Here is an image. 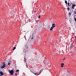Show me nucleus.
Here are the masks:
<instances>
[{"label":"nucleus","mask_w":76,"mask_h":76,"mask_svg":"<svg viewBox=\"0 0 76 76\" xmlns=\"http://www.w3.org/2000/svg\"><path fill=\"white\" fill-rule=\"evenodd\" d=\"M0 66L1 69H3L6 66V65L5 64V62H4L2 64L0 65Z\"/></svg>","instance_id":"obj_1"},{"label":"nucleus","mask_w":76,"mask_h":76,"mask_svg":"<svg viewBox=\"0 0 76 76\" xmlns=\"http://www.w3.org/2000/svg\"><path fill=\"white\" fill-rule=\"evenodd\" d=\"M10 73L11 75H13V73H14V71H13V70H12L11 71H10Z\"/></svg>","instance_id":"obj_2"},{"label":"nucleus","mask_w":76,"mask_h":76,"mask_svg":"<svg viewBox=\"0 0 76 76\" xmlns=\"http://www.w3.org/2000/svg\"><path fill=\"white\" fill-rule=\"evenodd\" d=\"M44 62H45V63L47 64L49 63V61L48 60H47L46 61L44 60Z\"/></svg>","instance_id":"obj_3"},{"label":"nucleus","mask_w":76,"mask_h":76,"mask_svg":"<svg viewBox=\"0 0 76 76\" xmlns=\"http://www.w3.org/2000/svg\"><path fill=\"white\" fill-rule=\"evenodd\" d=\"M0 75H4V74L3 73V72L1 71L0 72Z\"/></svg>","instance_id":"obj_4"},{"label":"nucleus","mask_w":76,"mask_h":76,"mask_svg":"<svg viewBox=\"0 0 76 76\" xmlns=\"http://www.w3.org/2000/svg\"><path fill=\"white\" fill-rule=\"evenodd\" d=\"M52 26H53V28H55V27L56 26V25L54 24V23H53L52 24Z\"/></svg>","instance_id":"obj_5"},{"label":"nucleus","mask_w":76,"mask_h":76,"mask_svg":"<svg viewBox=\"0 0 76 76\" xmlns=\"http://www.w3.org/2000/svg\"><path fill=\"white\" fill-rule=\"evenodd\" d=\"M35 75H36V76H38L39 75L38 74V73H33Z\"/></svg>","instance_id":"obj_6"},{"label":"nucleus","mask_w":76,"mask_h":76,"mask_svg":"<svg viewBox=\"0 0 76 76\" xmlns=\"http://www.w3.org/2000/svg\"><path fill=\"white\" fill-rule=\"evenodd\" d=\"M43 71V69H41L40 71V74H41V72H42V71Z\"/></svg>","instance_id":"obj_7"},{"label":"nucleus","mask_w":76,"mask_h":76,"mask_svg":"<svg viewBox=\"0 0 76 76\" xmlns=\"http://www.w3.org/2000/svg\"><path fill=\"white\" fill-rule=\"evenodd\" d=\"M16 48V47H14L12 49V50H15Z\"/></svg>","instance_id":"obj_8"},{"label":"nucleus","mask_w":76,"mask_h":76,"mask_svg":"<svg viewBox=\"0 0 76 76\" xmlns=\"http://www.w3.org/2000/svg\"><path fill=\"white\" fill-rule=\"evenodd\" d=\"M15 72H19V69H18L16 70Z\"/></svg>","instance_id":"obj_9"},{"label":"nucleus","mask_w":76,"mask_h":76,"mask_svg":"<svg viewBox=\"0 0 76 76\" xmlns=\"http://www.w3.org/2000/svg\"><path fill=\"white\" fill-rule=\"evenodd\" d=\"M65 2L66 4H67V1H65Z\"/></svg>","instance_id":"obj_10"},{"label":"nucleus","mask_w":76,"mask_h":76,"mask_svg":"<svg viewBox=\"0 0 76 76\" xmlns=\"http://www.w3.org/2000/svg\"><path fill=\"white\" fill-rule=\"evenodd\" d=\"M71 15H72V14H71V13L69 12V16H71Z\"/></svg>","instance_id":"obj_11"},{"label":"nucleus","mask_w":76,"mask_h":76,"mask_svg":"<svg viewBox=\"0 0 76 76\" xmlns=\"http://www.w3.org/2000/svg\"><path fill=\"white\" fill-rule=\"evenodd\" d=\"M68 6H70V3L69 2L68 3Z\"/></svg>","instance_id":"obj_12"},{"label":"nucleus","mask_w":76,"mask_h":76,"mask_svg":"<svg viewBox=\"0 0 76 76\" xmlns=\"http://www.w3.org/2000/svg\"><path fill=\"white\" fill-rule=\"evenodd\" d=\"M75 6H76V5H75V4H73L72 5L73 7H75Z\"/></svg>","instance_id":"obj_13"},{"label":"nucleus","mask_w":76,"mask_h":76,"mask_svg":"<svg viewBox=\"0 0 76 76\" xmlns=\"http://www.w3.org/2000/svg\"><path fill=\"white\" fill-rule=\"evenodd\" d=\"M67 9L68 10V11L70 10V8H68Z\"/></svg>","instance_id":"obj_14"},{"label":"nucleus","mask_w":76,"mask_h":76,"mask_svg":"<svg viewBox=\"0 0 76 76\" xmlns=\"http://www.w3.org/2000/svg\"><path fill=\"white\" fill-rule=\"evenodd\" d=\"M31 39H34V37H32L31 38Z\"/></svg>","instance_id":"obj_15"},{"label":"nucleus","mask_w":76,"mask_h":76,"mask_svg":"<svg viewBox=\"0 0 76 76\" xmlns=\"http://www.w3.org/2000/svg\"><path fill=\"white\" fill-rule=\"evenodd\" d=\"M54 27H53V26H52V27H51V29H53V28Z\"/></svg>","instance_id":"obj_16"},{"label":"nucleus","mask_w":76,"mask_h":76,"mask_svg":"<svg viewBox=\"0 0 76 76\" xmlns=\"http://www.w3.org/2000/svg\"><path fill=\"white\" fill-rule=\"evenodd\" d=\"M8 65H10V63L9 62H8Z\"/></svg>","instance_id":"obj_17"},{"label":"nucleus","mask_w":76,"mask_h":76,"mask_svg":"<svg viewBox=\"0 0 76 76\" xmlns=\"http://www.w3.org/2000/svg\"><path fill=\"white\" fill-rule=\"evenodd\" d=\"M72 9H74V7H73L72 6Z\"/></svg>","instance_id":"obj_18"},{"label":"nucleus","mask_w":76,"mask_h":76,"mask_svg":"<svg viewBox=\"0 0 76 76\" xmlns=\"http://www.w3.org/2000/svg\"><path fill=\"white\" fill-rule=\"evenodd\" d=\"M38 18L39 19L40 18V15L39 16Z\"/></svg>","instance_id":"obj_19"},{"label":"nucleus","mask_w":76,"mask_h":76,"mask_svg":"<svg viewBox=\"0 0 76 76\" xmlns=\"http://www.w3.org/2000/svg\"><path fill=\"white\" fill-rule=\"evenodd\" d=\"M62 65H64V63H62L61 64V66H62Z\"/></svg>","instance_id":"obj_20"},{"label":"nucleus","mask_w":76,"mask_h":76,"mask_svg":"<svg viewBox=\"0 0 76 76\" xmlns=\"http://www.w3.org/2000/svg\"><path fill=\"white\" fill-rule=\"evenodd\" d=\"M15 76H17V74H16V73H15Z\"/></svg>","instance_id":"obj_21"},{"label":"nucleus","mask_w":76,"mask_h":76,"mask_svg":"<svg viewBox=\"0 0 76 76\" xmlns=\"http://www.w3.org/2000/svg\"><path fill=\"white\" fill-rule=\"evenodd\" d=\"M52 29H52V28H50V31H52Z\"/></svg>","instance_id":"obj_22"},{"label":"nucleus","mask_w":76,"mask_h":76,"mask_svg":"<svg viewBox=\"0 0 76 76\" xmlns=\"http://www.w3.org/2000/svg\"><path fill=\"white\" fill-rule=\"evenodd\" d=\"M34 13H36V12H37V11H34Z\"/></svg>","instance_id":"obj_23"},{"label":"nucleus","mask_w":76,"mask_h":76,"mask_svg":"<svg viewBox=\"0 0 76 76\" xmlns=\"http://www.w3.org/2000/svg\"><path fill=\"white\" fill-rule=\"evenodd\" d=\"M75 22H76V18H75Z\"/></svg>","instance_id":"obj_24"},{"label":"nucleus","mask_w":76,"mask_h":76,"mask_svg":"<svg viewBox=\"0 0 76 76\" xmlns=\"http://www.w3.org/2000/svg\"><path fill=\"white\" fill-rule=\"evenodd\" d=\"M63 66H63V65H61V67H63Z\"/></svg>","instance_id":"obj_25"},{"label":"nucleus","mask_w":76,"mask_h":76,"mask_svg":"<svg viewBox=\"0 0 76 76\" xmlns=\"http://www.w3.org/2000/svg\"><path fill=\"white\" fill-rule=\"evenodd\" d=\"M74 14H75V15H76V12L74 13Z\"/></svg>","instance_id":"obj_26"},{"label":"nucleus","mask_w":76,"mask_h":76,"mask_svg":"<svg viewBox=\"0 0 76 76\" xmlns=\"http://www.w3.org/2000/svg\"><path fill=\"white\" fill-rule=\"evenodd\" d=\"M64 60H65V58H64L63 59V61H64Z\"/></svg>","instance_id":"obj_27"},{"label":"nucleus","mask_w":76,"mask_h":76,"mask_svg":"<svg viewBox=\"0 0 76 76\" xmlns=\"http://www.w3.org/2000/svg\"><path fill=\"white\" fill-rule=\"evenodd\" d=\"M9 73H10V69L9 70Z\"/></svg>","instance_id":"obj_28"},{"label":"nucleus","mask_w":76,"mask_h":76,"mask_svg":"<svg viewBox=\"0 0 76 76\" xmlns=\"http://www.w3.org/2000/svg\"><path fill=\"white\" fill-rule=\"evenodd\" d=\"M26 64H27L26 63Z\"/></svg>","instance_id":"obj_29"},{"label":"nucleus","mask_w":76,"mask_h":76,"mask_svg":"<svg viewBox=\"0 0 76 76\" xmlns=\"http://www.w3.org/2000/svg\"><path fill=\"white\" fill-rule=\"evenodd\" d=\"M0 76H1V75H0Z\"/></svg>","instance_id":"obj_30"}]
</instances>
